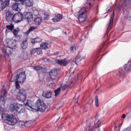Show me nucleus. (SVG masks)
Returning <instances> with one entry per match:
<instances>
[{
	"label": "nucleus",
	"mask_w": 131,
	"mask_h": 131,
	"mask_svg": "<svg viewBox=\"0 0 131 131\" xmlns=\"http://www.w3.org/2000/svg\"><path fill=\"white\" fill-rule=\"evenodd\" d=\"M25 106L27 107H30L32 109V111L37 112L39 111V112H45L46 111V108H47V106L45 103L43 101L38 99L35 105L31 106V104L28 102H27L25 104Z\"/></svg>",
	"instance_id": "nucleus-1"
},
{
	"label": "nucleus",
	"mask_w": 131,
	"mask_h": 131,
	"mask_svg": "<svg viewBox=\"0 0 131 131\" xmlns=\"http://www.w3.org/2000/svg\"><path fill=\"white\" fill-rule=\"evenodd\" d=\"M1 118L2 119L5 121V123L9 125H15V124L18 122V120H17L16 117L13 115L2 114Z\"/></svg>",
	"instance_id": "nucleus-2"
},
{
	"label": "nucleus",
	"mask_w": 131,
	"mask_h": 131,
	"mask_svg": "<svg viewBox=\"0 0 131 131\" xmlns=\"http://www.w3.org/2000/svg\"><path fill=\"white\" fill-rule=\"evenodd\" d=\"M23 107V104L14 102L10 104L9 111L10 112H18V114H21V113H24L25 112V108Z\"/></svg>",
	"instance_id": "nucleus-3"
},
{
	"label": "nucleus",
	"mask_w": 131,
	"mask_h": 131,
	"mask_svg": "<svg viewBox=\"0 0 131 131\" xmlns=\"http://www.w3.org/2000/svg\"><path fill=\"white\" fill-rule=\"evenodd\" d=\"M49 75L50 76V81H52V82L49 84L50 86H51V84H55V83L58 82V80H59V70L55 69L51 70L49 73Z\"/></svg>",
	"instance_id": "nucleus-4"
},
{
	"label": "nucleus",
	"mask_w": 131,
	"mask_h": 131,
	"mask_svg": "<svg viewBox=\"0 0 131 131\" xmlns=\"http://www.w3.org/2000/svg\"><path fill=\"white\" fill-rule=\"evenodd\" d=\"M100 121L96 119L94 122V124L93 123L87 124L85 128V131H100L99 128L101 126V124L99 123Z\"/></svg>",
	"instance_id": "nucleus-5"
},
{
	"label": "nucleus",
	"mask_w": 131,
	"mask_h": 131,
	"mask_svg": "<svg viewBox=\"0 0 131 131\" xmlns=\"http://www.w3.org/2000/svg\"><path fill=\"white\" fill-rule=\"evenodd\" d=\"M26 98H27V92H26V90L24 89H20L16 96L17 100L19 102H24L26 100Z\"/></svg>",
	"instance_id": "nucleus-6"
},
{
	"label": "nucleus",
	"mask_w": 131,
	"mask_h": 131,
	"mask_svg": "<svg viewBox=\"0 0 131 131\" xmlns=\"http://www.w3.org/2000/svg\"><path fill=\"white\" fill-rule=\"evenodd\" d=\"M78 20L80 23H83V22H84V21H85L88 18L85 8H82L80 9L79 11L78 12Z\"/></svg>",
	"instance_id": "nucleus-7"
},
{
	"label": "nucleus",
	"mask_w": 131,
	"mask_h": 131,
	"mask_svg": "<svg viewBox=\"0 0 131 131\" xmlns=\"http://www.w3.org/2000/svg\"><path fill=\"white\" fill-rule=\"evenodd\" d=\"M131 0H124L122 4H119L117 7L116 10L119 11L122 8L124 9H128L129 5H130Z\"/></svg>",
	"instance_id": "nucleus-8"
},
{
	"label": "nucleus",
	"mask_w": 131,
	"mask_h": 131,
	"mask_svg": "<svg viewBox=\"0 0 131 131\" xmlns=\"http://www.w3.org/2000/svg\"><path fill=\"white\" fill-rule=\"evenodd\" d=\"M127 74V73L125 72L122 68H120L118 70V72L117 73L116 75L119 78L123 79L124 78H125V76H126Z\"/></svg>",
	"instance_id": "nucleus-9"
},
{
	"label": "nucleus",
	"mask_w": 131,
	"mask_h": 131,
	"mask_svg": "<svg viewBox=\"0 0 131 131\" xmlns=\"http://www.w3.org/2000/svg\"><path fill=\"white\" fill-rule=\"evenodd\" d=\"M14 20L13 22L15 23H19L21 21H23V15L21 12H18L14 14Z\"/></svg>",
	"instance_id": "nucleus-10"
},
{
	"label": "nucleus",
	"mask_w": 131,
	"mask_h": 131,
	"mask_svg": "<svg viewBox=\"0 0 131 131\" xmlns=\"http://www.w3.org/2000/svg\"><path fill=\"white\" fill-rule=\"evenodd\" d=\"M114 19V11L113 14L111 15L109 23L107 24L106 26V33H108L112 28V25H113V20Z\"/></svg>",
	"instance_id": "nucleus-11"
},
{
	"label": "nucleus",
	"mask_w": 131,
	"mask_h": 131,
	"mask_svg": "<svg viewBox=\"0 0 131 131\" xmlns=\"http://www.w3.org/2000/svg\"><path fill=\"white\" fill-rule=\"evenodd\" d=\"M27 19L28 22H30L33 18V15L31 12H25L23 13V19Z\"/></svg>",
	"instance_id": "nucleus-12"
},
{
	"label": "nucleus",
	"mask_w": 131,
	"mask_h": 131,
	"mask_svg": "<svg viewBox=\"0 0 131 131\" xmlns=\"http://www.w3.org/2000/svg\"><path fill=\"white\" fill-rule=\"evenodd\" d=\"M10 47H6L3 49L2 52L4 54V57L7 58V57H9V56H11L12 54V51L11 50Z\"/></svg>",
	"instance_id": "nucleus-13"
},
{
	"label": "nucleus",
	"mask_w": 131,
	"mask_h": 131,
	"mask_svg": "<svg viewBox=\"0 0 131 131\" xmlns=\"http://www.w3.org/2000/svg\"><path fill=\"white\" fill-rule=\"evenodd\" d=\"M16 79H19L23 82H24L26 80V72H21L19 74L16 75Z\"/></svg>",
	"instance_id": "nucleus-14"
},
{
	"label": "nucleus",
	"mask_w": 131,
	"mask_h": 131,
	"mask_svg": "<svg viewBox=\"0 0 131 131\" xmlns=\"http://www.w3.org/2000/svg\"><path fill=\"white\" fill-rule=\"evenodd\" d=\"M6 19L8 22H14V14L10 11H8L6 14Z\"/></svg>",
	"instance_id": "nucleus-15"
},
{
	"label": "nucleus",
	"mask_w": 131,
	"mask_h": 131,
	"mask_svg": "<svg viewBox=\"0 0 131 131\" xmlns=\"http://www.w3.org/2000/svg\"><path fill=\"white\" fill-rule=\"evenodd\" d=\"M55 63L60 65V66H66L68 65V61L66 60V59L59 60L56 59L54 60Z\"/></svg>",
	"instance_id": "nucleus-16"
},
{
	"label": "nucleus",
	"mask_w": 131,
	"mask_h": 131,
	"mask_svg": "<svg viewBox=\"0 0 131 131\" xmlns=\"http://www.w3.org/2000/svg\"><path fill=\"white\" fill-rule=\"evenodd\" d=\"M9 5H10V3H9L8 0L5 1V2L3 1V0H0V12L3 11V10H5Z\"/></svg>",
	"instance_id": "nucleus-17"
},
{
	"label": "nucleus",
	"mask_w": 131,
	"mask_h": 131,
	"mask_svg": "<svg viewBox=\"0 0 131 131\" xmlns=\"http://www.w3.org/2000/svg\"><path fill=\"white\" fill-rule=\"evenodd\" d=\"M7 94H8V93L5 90L1 91V95L0 96V104L1 103L2 104L5 103V99L7 98Z\"/></svg>",
	"instance_id": "nucleus-18"
},
{
	"label": "nucleus",
	"mask_w": 131,
	"mask_h": 131,
	"mask_svg": "<svg viewBox=\"0 0 131 131\" xmlns=\"http://www.w3.org/2000/svg\"><path fill=\"white\" fill-rule=\"evenodd\" d=\"M85 4L88 5L90 8H92V7H94V9H95L96 11L98 10V5H96L95 6H94V5H95V0H86Z\"/></svg>",
	"instance_id": "nucleus-19"
},
{
	"label": "nucleus",
	"mask_w": 131,
	"mask_h": 131,
	"mask_svg": "<svg viewBox=\"0 0 131 131\" xmlns=\"http://www.w3.org/2000/svg\"><path fill=\"white\" fill-rule=\"evenodd\" d=\"M33 68L34 70H36V71H37L38 72L40 71L42 72V73H47V68H42L40 66H34Z\"/></svg>",
	"instance_id": "nucleus-20"
},
{
	"label": "nucleus",
	"mask_w": 131,
	"mask_h": 131,
	"mask_svg": "<svg viewBox=\"0 0 131 131\" xmlns=\"http://www.w3.org/2000/svg\"><path fill=\"white\" fill-rule=\"evenodd\" d=\"M14 28H15V26L12 24L9 25H7L6 26L5 33L8 34L9 32H13Z\"/></svg>",
	"instance_id": "nucleus-21"
},
{
	"label": "nucleus",
	"mask_w": 131,
	"mask_h": 131,
	"mask_svg": "<svg viewBox=\"0 0 131 131\" xmlns=\"http://www.w3.org/2000/svg\"><path fill=\"white\" fill-rule=\"evenodd\" d=\"M52 95H53V92L50 91H45L42 92V97L47 99L52 98Z\"/></svg>",
	"instance_id": "nucleus-22"
},
{
	"label": "nucleus",
	"mask_w": 131,
	"mask_h": 131,
	"mask_svg": "<svg viewBox=\"0 0 131 131\" xmlns=\"http://www.w3.org/2000/svg\"><path fill=\"white\" fill-rule=\"evenodd\" d=\"M123 70L127 73H129L131 71V62L129 61L124 66Z\"/></svg>",
	"instance_id": "nucleus-23"
},
{
	"label": "nucleus",
	"mask_w": 131,
	"mask_h": 131,
	"mask_svg": "<svg viewBox=\"0 0 131 131\" xmlns=\"http://www.w3.org/2000/svg\"><path fill=\"white\" fill-rule=\"evenodd\" d=\"M8 46L12 50H14L16 48V44H15V41L14 40H10L8 42Z\"/></svg>",
	"instance_id": "nucleus-24"
},
{
	"label": "nucleus",
	"mask_w": 131,
	"mask_h": 131,
	"mask_svg": "<svg viewBox=\"0 0 131 131\" xmlns=\"http://www.w3.org/2000/svg\"><path fill=\"white\" fill-rule=\"evenodd\" d=\"M19 58L24 60H27V59H28V53L26 51H23L19 55Z\"/></svg>",
	"instance_id": "nucleus-25"
},
{
	"label": "nucleus",
	"mask_w": 131,
	"mask_h": 131,
	"mask_svg": "<svg viewBox=\"0 0 131 131\" xmlns=\"http://www.w3.org/2000/svg\"><path fill=\"white\" fill-rule=\"evenodd\" d=\"M62 14H57L56 17L52 18V20L53 21V22H55V23L57 22H60V21L62 20Z\"/></svg>",
	"instance_id": "nucleus-26"
},
{
	"label": "nucleus",
	"mask_w": 131,
	"mask_h": 131,
	"mask_svg": "<svg viewBox=\"0 0 131 131\" xmlns=\"http://www.w3.org/2000/svg\"><path fill=\"white\" fill-rule=\"evenodd\" d=\"M19 5L20 4L18 3V2L15 3L13 5H12V9L14 11H17V12H19L20 11V8H19Z\"/></svg>",
	"instance_id": "nucleus-27"
},
{
	"label": "nucleus",
	"mask_w": 131,
	"mask_h": 131,
	"mask_svg": "<svg viewBox=\"0 0 131 131\" xmlns=\"http://www.w3.org/2000/svg\"><path fill=\"white\" fill-rule=\"evenodd\" d=\"M20 46L21 49L23 50H26L28 47V42H27V40H25V41H23L22 43L20 44Z\"/></svg>",
	"instance_id": "nucleus-28"
},
{
	"label": "nucleus",
	"mask_w": 131,
	"mask_h": 131,
	"mask_svg": "<svg viewBox=\"0 0 131 131\" xmlns=\"http://www.w3.org/2000/svg\"><path fill=\"white\" fill-rule=\"evenodd\" d=\"M41 21H42V19H41V18L36 17L34 19V24H35V25L39 26L41 23Z\"/></svg>",
	"instance_id": "nucleus-29"
},
{
	"label": "nucleus",
	"mask_w": 131,
	"mask_h": 131,
	"mask_svg": "<svg viewBox=\"0 0 131 131\" xmlns=\"http://www.w3.org/2000/svg\"><path fill=\"white\" fill-rule=\"evenodd\" d=\"M48 46H49V43L46 42L41 43L40 47L42 50H48Z\"/></svg>",
	"instance_id": "nucleus-30"
},
{
	"label": "nucleus",
	"mask_w": 131,
	"mask_h": 131,
	"mask_svg": "<svg viewBox=\"0 0 131 131\" xmlns=\"http://www.w3.org/2000/svg\"><path fill=\"white\" fill-rule=\"evenodd\" d=\"M25 5L27 7H32L33 6V1L32 0H26Z\"/></svg>",
	"instance_id": "nucleus-31"
},
{
	"label": "nucleus",
	"mask_w": 131,
	"mask_h": 131,
	"mask_svg": "<svg viewBox=\"0 0 131 131\" xmlns=\"http://www.w3.org/2000/svg\"><path fill=\"white\" fill-rule=\"evenodd\" d=\"M20 32V28L19 27L16 28L12 31L14 36H17L18 33Z\"/></svg>",
	"instance_id": "nucleus-32"
},
{
	"label": "nucleus",
	"mask_w": 131,
	"mask_h": 131,
	"mask_svg": "<svg viewBox=\"0 0 131 131\" xmlns=\"http://www.w3.org/2000/svg\"><path fill=\"white\" fill-rule=\"evenodd\" d=\"M77 57H78V55L76 56V58L73 60V62H74L76 65L79 64L80 63V61H81V58H80V57L78 58Z\"/></svg>",
	"instance_id": "nucleus-33"
},
{
	"label": "nucleus",
	"mask_w": 131,
	"mask_h": 131,
	"mask_svg": "<svg viewBox=\"0 0 131 131\" xmlns=\"http://www.w3.org/2000/svg\"><path fill=\"white\" fill-rule=\"evenodd\" d=\"M59 88H60V89H61L62 91H65V90H67V89H68V88H71V85H70V84H66L61 85Z\"/></svg>",
	"instance_id": "nucleus-34"
},
{
	"label": "nucleus",
	"mask_w": 131,
	"mask_h": 131,
	"mask_svg": "<svg viewBox=\"0 0 131 131\" xmlns=\"http://www.w3.org/2000/svg\"><path fill=\"white\" fill-rule=\"evenodd\" d=\"M32 43L34 45V43H36L37 42H40V39L39 38H35L34 39H32L31 41Z\"/></svg>",
	"instance_id": "nucleus-35"
},
{
	"label": "nucleus",
	"mask_w": 131,
	"mask_h": 131,
	"mask_svg": "<svg viewBox=\"0 0 131 131\" xmlns=\"http://www.w3.org/2000/svg\"><path fill=\"white\" fill-rule=\"evenodd\" d=\"M54 92L55 97L59 96L60 95V93H61V88L59 87L58 89L56 90Z\"/></svg>",
	"instance_id": "nucleus-36"
},
{
	"label": "nucleus",
	"mask_w": 131,
	"mask_h": 131,
	"mask_svg": "<svg viewBox=\"0 0 131 131\" xmlns=\"http://www.w3.org/2000/svg\"><path fill=\"white\" fill-rule=\"evenodd\" d=\"M124 13H127V15H126V18L131 21V15L129 14V11H125L124 12Z\"/></svg>",
	"instance_id": "nucleus-37"
},
{
	"label": "nucleus",
	"mask_w": 131,
	"mask_h": 131,
	"mask_svg": "<svg viewBox=\"0 0 131 131\" xmlns=\"http://www.w3.org/2000/svg\"><path fill=\"white\" fill-rule=\"evenodd\" d=\"M37 55L38 56H40V55H42V50H41V48H37L36 50Z\"/></svg>",
	"instance_id": "nucleus-38"
},
{
	"label": "nucleus",
	"mask_w": 131,
	"mask_h": 131,
	"mask_svg": "<svg viewBox=\"0 0 131 131\" xmlns=\"http://www.w3.org/2000/svg\"><path fill=\"white\" fill-rule=\"evenodd\" d=\"M18 126H19V127H23V126H24V125H25V122H24V121H19L18 122Z\"/></svg>",
	"instance_id": "nucleus-39"
},
{
	"label": "nucleus",
	"mask_w": 131,
	"mask_h": 131,
	"mask_svg": "<svg viewBox=\"0 0 131 131\" xmlns=\"http://www.w3.org/2000/svg\"><path fill=\"white\" fill-rule=\"evenodd\" d=\"M36 27H31L30 29L28 30L27 33H30L31 31H33V30H35L36 29Z\"/></svg>",
	"instance_id": "nucleus-40"
},
{
	"label": "nucleus",
	"mask_w": 131,
	"mask_h": 131,
	"mask_svg": "<svg viewBox=\"0 0 131 131\" xmlns=\"http://www.w3.org/2000/svg\"><path fill=\"white\" fill-rule=\"evenodd\" d=\"M95 105L96 107H99V99H98V96L95 97Z\"/></svg>",
	"instance_id": "nucleus-41"
},
{
	"label": "nucleus",
	"mask_w": 131,
	"mask_h": 131,
	"mask_svg": "<svg viewBox=\"0 0 131 131\" xmlns=\"http://www.w3.org/2000/svg\"><path fill=\"white\" fill-rule=\"evenodd\" d=\"M15 86H16V89H20V84H19V81L16 80L15 81Z\"/></svg>",
	"instance_id": "nucleus-42"
},
{
	"label": "nucleus",
	"mask_w": 131,
	"mask_h": 131,
	"mask_svg": "<svg viewBox=\"0 0 131 131\" xmlns=\"http://www.w3.org/2000/svg\"><path fill=\"white\" fill-rule=\"evenodd\" d=\"M36 51H37V48H33L30 51L31 52V54L32 55V54H35V53H36Z\"/></svg>",
	"instance_id": "nucleus-43"
},
{
	"label": "nucleus",
	"mask_w": 131,
	"mask_h": 131,
	"mask_svg": "<svg viewBox=\"0 0 131 131\" xmlns=\"http://www.w3.org/2000/svg\"><path fill=\"white\" fill-rule=\"evenodd\" d=\"M122 131H131V125H130L127 128L124 129Z\"/></svg>",
	"instance_id": "nucleus-44"
},
{
	"label": "nucleus",
	"mask_w": 131,
	"mask_h": 131,
	"mask_svg": "<svg viewBox=\"0 0 131 131\" xmlns=\"http://www.w3.org/2000/svg\"><path fill=\"white\" fill-rule=\"evenodd\" d=\"M70 50L72 52H73L74 51V50H76V47H75V46H72L70 47Z\"/></svg>",
	"instance_id": "nucleus-45"
},
{
	"label": "nucleus",
	"mask_w": 131,
	"mask_h": 131,
	"mask_svg": "<svg viewBox=\"0 0 131 131\" xmlns=\"http://www.w3.org/2000/svg\"><path fill=\"white\" fill-rule=\"evenodd\" d=\"M49 19V15L47 14H44V20H48Z\"/></svg>",
	"instance_id": "nucleus-46"
},
{
	"label": "nucleus",
	"mask_w": 131,
	"mask_h": 131,
	"mask_svg": "<svg viewBox=\"0 0 131 131\" xmlns=\"http://www.w3.org/2000/svg\"><path fill=\"white\" fill-rule=\"evenodd\" d=\"M18 2H21V3H25L26 2V0H18Z\"/></svg>",
	"instance_id": "nucleus-47"
},
{
	"label": "nucleus",
	"mask_w": 131,
	"mask_h": 131,
	"mask_svg": "<svg viewBox=\"0 0 131 131\" xmlns=\"http://www.w3.org/2000/svg\"><path fill=\"white\" fill-rule=\"evenodd\" d=\"M126 117V116L124 114L122 115V118L124 119V118H125Z\"/></svg>",
	"instance_id": "nucleus-48"
},
{
	"label": "nucleus",
	"mask_w": 131,
	"mask_h": 131,
	"mask_svg": "<svg viewBox=\"0 0 131 131\" xmlns=\"http://www.w3.org/2000/svg\"><path fill=\"white\" fill-rule=\"evenodd\" d=\"M10 0H7L9 4H10ZM12 1H14L15 2H16V3L18 2H19V0H12Z\"/></svg>",
	"instance_id": "nucleus-49"
},
{
	"label": "nucleus",
	"mask_w": 131,
	"mask_h": 131,
	"mask_svg": "<svg viewBox=\"0 0 131 131\" xmlns=\"http://www.w3.org/2000/svg\"><path fill=\"white\" fill-rule=\"evenodd\" d=\"M43 60H44L45 62H48V61H49V59L45 58V59H43Z\"/></svg>",
	"instance_id": "nucleus-50"
},
{
	"label": "nucleus",
	"mask_w": 131,
	"mask_h": 131,
	"mask_svg": "<svg viewBox=\"0 0 131 131\" xmlns=\"http://www.w3.org/2000/svg\"><path fill=\"white\" fill-rule=\"evenodd\" d=\"M99 54H100V51H97V52H96V55H97V56L99 55Z\"/></svg>",
	"instance_id": "nucleus-51"
},
{
	"label": "nucleus",
	"mask_w": 131,
	"mask_h": 131,
	"mask_svg": "<svg viewBox=\"0 0 131 131\" xmlns=\"http://www.w3.org/2000/svg\"><path fill=\"white\" fill-rule=\"evenodd\" d=\"M107 13H108V12H111V10H110V9H107Z\"/></svg>",
	"instance_id": "nucleus-52"
},
{
	"label": "nucleus",
	"mask_w": 131,
	"mask_h": 131,
	"mask_svg": "<svg viewBox=\"0 0 131 131\" xmlns=\"http://www.w3.org/2000/svg\"><path fill=\"white\" fill-rule=\"evenodd\" d=\"M116 128H117V126H115V130L116 129Z\"/></svg>",
	"instance_id": "nucleus-53"
},
{
	"label": "nucleus",
	"mask_w": 131,
	"mask_h": 131,
	"mask_svg": "<svg viewBox=\"0 0 131 131\" xmlns=\"http://www.w3.org/2000/svg\"><path fill=\"white\" fill-rule=\"evenodd\" d=\"M70 83H71V84H73V81H71V82H70Z\"/></svg>",
	"instance_id": "nucleus-54"
},
{
	"label": "nucleus",
	"mask_w": 131,
	"mask_h": 131,
	"mask_svg": "<svg viewBox=\"0 0 131 131\" xmlns=\"http://www.w3.org/2000/svg\"><path fill=\"white\" fill-rule=\"evenodd\" d=\"M2 59V55L0 54V59Z\"/></svg>",
	"instance_id": "nucleus-55"
},
{
	"label": "nucleus",
	"mask_w": 131,
	"mask_h": 131,
	"mask_svg": "<svg viewBox=\"0 0 131 131\" xmlns=\"http://www.w3.org/2000/svg\"><path fill=\"white\" fill-rule=\"evenodd\" d=\"M64 33H65V34H67V33L66 32H64Z\"/></svg>",
	"instance_id": "nucleus-56"
},
{
	"label": "nucleus",
	"mask_w": 131,
	"mask_h": 131,
	"mask_svg": "<svg viewBox=\"0 0 131 131\" xmlns=\"http://www.w3.org/2000/svg\"><path fill=\"white\" fill-rule=\"evenodd\" d=\"M2 71V70L1 69H0V72Z\"/></svg>",
	"instance_id": "nucleus-57"
},
{
	"label": "nucleus",
	"mask_w": 131,
	"mask_h": 131,
	"mask_svg": "<svg viewBox=\"0 0 131 131\" xmlns=\"http://www.w3.org/2000/svg\"><path fill=\"white\" fill-rule=\"evenodd\" d=\"M93 102H94V100H92V102L93 103Z\"/></svg>",
	"instance_id": "nucleus-58"
},
{
	"label": "nucleus",
	"mask_w": 131,
	"mask_h": 131,
	"mask_svg": "<svg viewBox=\"0 0 131 131\" xmlns=\"http://www.w3.org/2000/svg\"><path fill=\"white\" fill-rule=\"evenodd\" d=\"M0 112H1V110H0Z\"/></svg>",
	"instance_id": "nucleus-59"
}]
</instances>
